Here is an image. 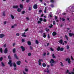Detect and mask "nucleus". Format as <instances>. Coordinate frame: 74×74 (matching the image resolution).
Instances as JSON below:
<instances>
[{
  "label": "nucleus",
  "mask_w": 74,
  "mask_h": 74,
  "mask_svg": "<svg viewBox=\"0 0 74 74\" xmlns=\"http://www.w3.org/2000/svg\"><path fill=\"white\" fill-rule=\"evenodd\" d=\"M50 62L51 63V66H53V63L55 62L54 60L53 59H51L50 60Z\"/></svg>",
  "instance_id": "f257e3e1"
},
{
  "label": "nucleus",
  "mask_w": 74,
  "mask_h": 74,
  "mask_svg": "<svg viewBox=\"0 0 74 74\" xmlns=\"http://www.w3.org/2000/svg\"><path fill=\"white\" fill-rule=\"evenodd\" d=\"M12 61L10 60L9 61L8 64L10 65V67H12Z\"/></svg>",
  "instance_id": "f03ea898"
},
{
  "label": "nucleus",
  "mask_w": 74,
  "mask_h": 74,
  "mask_svg": "<svg viewBox=\"0 0 74 74\" xmlns=\"http://www.w3.org/2000/svg\"><path fill=\"white\" fill-rule=\"evenodd\" d=\"M43 60H42V59H39V61H38V64L39 66H41V62H42V61Z\"/></svg>",
  "instance_id": "7ed1b4c3"
},
{
  "label": "nucleus",
  "mask_w": 74,
  "mask_h": 74,
  "mask_svg": "<svg viewBox=\"0 0 74 74\" xmlns=\"http://www.w3.org/2000/svg\"><path fill=\"white\" fill-rule=\"evenodd\" d=\"M33 8L35 10H36V9L37 8V3L35 4L33 6Z\"/></svg>",
  "instance_id": "20e7f679"
},
{
  "label": "nucleus",
  "mask_w": 74,
  "mask_h": 74,
  "mask_svg": "<svg viewBox=\"0 0 74 74\" xmlns=\"http://www.w3.org/2000/svg\"><path fill=\"white\" fill-rule=\"evenodd\" d=\"M66 61H68V63H69V64H70V62H71V61H70V59L69 58H67L66 60Z\"/></svg>",
  "instance_id": "39448f33"
},
{
  "label": "nucleus",
  "mask_w": 74,
  "mask_h": 74,
  "mask_svg": "<svg viewBox=\"0 0 74 74\" xmlns=\"http://www.w3.org/2000/svg\"><path fill=\"white\" fill-rule=\"evenodd\" d=\"M5 36V35L4 34H0V38H3Z\"/></svg>",
  "instance_id": "423d86ee"
},
{
  "label": "nucleus",
  "mask_w": 74,
  "mask_h": 74,
  "mask_svg": "<svg viewBox=\"0 0 74 74\" xmlns=\"http://www.w3.org/2000/svg\"><path fill=\"white\" fill-rule=\"evenodd\" d=\"M26 33L24 32V33H23L22 35V36L23 37H26V35H25Z\"/></svg>",
  "instance_id": "0eeeda50"
},
{
  "label": "nucleus",
  "mask_w": 74,
  "mask_h": 74,
  "mask_svg": "<svg viewBox=\"0 0 74 74\" xmlns=\"http://www.w3.org/2000/svg\"><path fill=\"white\" fill-rule=\"evenodd\" d=\"M69 35L70 37H72L73 36H74V33H69Z\"/></svg>",
  "instance_id": "6e6552de"
},
{
  "label": "nucleus",
  "mask_w": 74,
  "mask_h": 74,
  "mask_svg": "<svg viewBox=\"0 0 74 74\" xmlns=\"http://www.w3.org/2000/svg\"><path fill=\"white\" fill-rule=\"evenodd\" d=\"M21 49H22V51H25V49L23 46H21Z\"/></svg>",
  "instance_id": "1a4fd4ad"
},
{
  "label": "nucleus",
  "mask_w": 74,
  "mask_h": 74,
  "mask_svg": "<svg viewBox=\"0 0 74 74\" xmlns=\"http://www.w3.org/2000/svg\"><path fill=\"white\" fill-rule=\"evenodd\" d=\"M8 51V50H7V48H6L4 50V52L5 53H7Z\"/></svg>",
  "instance_id": "9d476101"
},
{
  "label": "nucleus",
  "mask_w": 74,
  "mask_h": 74,
  "mask_svg": "<svg viewBox=\"0 0 74 74\" xmlns=\"http://www.w3.org/2000/svg\"><path fill=\"white\" fill-rule=\"evenodd\" d=\"M42 36L44 37V38H45L47 37V35L45 33H44L42 35Z\"/></svg>",
  "instance_id": "9b49d317"
},
{
  "label": "nucleus",
  "mask_w": 74,
  "mask_h": 74,
  "mask_svg": "<svg viewBox=\"0 0 74 74\" xmlns=\"http://www.w3.org/2000/svg\"><path fill=\"white\" fill-rule=\"evenodd\" d=\"M16 64H18V65H20V64H21V61H17L16 62Z\"/></svg>",
  "instance_id": "f8f14e48"
},
{
  "label": "nucleus",
  "mask_w": 74,
  "mask_h": 74,
  "mask_svg": "<svg viewBox=\"0 0 74 74\" xmlns=\"http://www.w3.org/2000/svg\"><path fill=\"white\" fill-rule=\"evenodd\" d=\"M14 56L15 58H16V59H18V56H16V54H14Z\"/></svg>",
  "instance_id": "ddd939ff"
},
{
  "label": "nucleus",
  "mask_w": 74,
  "mask_h": 74,
  "mask_svg": "<svg viewBox=\"0 0 74 74\" xmlns=\"http://www.w3.org/2000/svg\"><path fill=\"white\" fill-rule=\"evenodd\" d=\"M21 10L20 8H18L17 9V11L18 12H20L21 11Z\"/></svg>",
  "instance_id": "4468645a"
},
{
  "label": "nucleus",
  "mask_w": 74,
  "mask_h": 74,
  "mask_svg": "<svg viewBox=\"0 0 74 74\" xmlns=\"http://www.w3.org/2000/svg\"><path fill=\"white\" fill-rule=\"evenodd\" d=\"M18 7H19L18 6L16 5L13 6V8H18Z\"/></svg>",
  "instance_id": "2eb2a0df"
},
{
  "label": "nucleus",
  "mask_w": 74,
  "mask_h": 74,
  "mask_svg": "<svg viewBox=\"0 0 74 74\" xmlns=\"http://www.w3.org/2000/svg\"><path fill=\"white\" fill-rule=\"evenodd\" d=\"M27 44L29 45H31V42H30L29 41H28L27 42Z\"/></svg>",
  "instance_id": "dca6fc26"
},
{
  "label": "nucleus",
  "mask_w": 74,
  "mask_h": 74,
  "mask_svg": "<svg viewBox=\"0 0 74 74\" xmlns=\"http://www.w3.org/2000/svg\"><path fill=\"white\" fill-rule=\"evenodd\" d=\"M50 2H51V3H54L55 2V1L54 0H51Z\"/></svg>",
  "instance_id": "f3484780"
},
{
  "label": "nucleus",
  "mask_w": 74,
  "mask_h": 74,
  "mask_svg": "<svg viewBox=\"0 0 74 74\" xmlns=\"http://www.w3.org/2000/svg\"><path fill=\"white\" fill-rule=\"evenodd\" d=\"M53 36H55L56 34V32H53L52 33Z\"/></svg>",
  "instance_id": "a211bd4d"
},
{
  "label": "nucleus",
  "mask_w": 74,
  "mask_h": 74,
  "mask_svg": "<svg viewBox=\"0 0 74 74\" xmlns=\"http://www.w3.org/2000/svg\"><path fill=\"white\" fill-rule=\"evenodd\" d=\"M59 42L60 44H62V42H63V40H60L59 41Z\"/></svg>",
  "instance_id": "6ab92c4d"
},
{
  "label": "nucleus",
  "mask_w": 74,
  "mask_h": 74,
  "mask_svg": "<svg viewBox=\"0 0 74 74\" xmlns=\"http://www.w3.org/2000/svg\"><path fill=\"white\" fill-rule=\"evenodd\" d=\"M52 57H53V58H56V56L54 54H53L52 55Z\"/></svg>",
  "instance_id": "aec40b11"
},
{
  "label": "nucleus",
  "mask_w": 74,
  "mask_h": 74,
  "mask_svg": "<svg viewBox=\"0 0 74 74\" xmlns=\"http://www.w3.org/2000/svg\"><path fill=\"white\" fill-rule=\"evenodd\" d=\"M20 7L22 9H23V5L22 4H20Z\"/></svg>",
  "instance_id": "412c9836"
},
{
  "label": "nucleus",
  "mask_w": 74,
  "mask_h": 74,
  "mask_svg": "<svg viewBox=\"0 0 74 74\" xmlns=\"http://www.w3.org/2000/svg\"><path fill=\"white\" fill-rule=\"evenodd\" d=\"M11 16L12 19H14V16L12 15H11Z\"/></svg>",
  "instance_id": "4be33fe9"
},
{
  "label": "nucleus",
  "mask_w": 74,
  "mask_h": 74,
  "mask_svg": "<svg viewBox=\"0 0 74 74\" xmlns=\"http://www.w3.org/2000/svg\"><path fill=\"white\" fill-rule=\"evenodd\" d=\"M45 13H46L47 12V7H45L44 11Z\"/></svg>",
  "instance_id": "5701e85b"
},
{
  "label": "nucleus",
  "mask_w": 74,
  "mask_h": 74,
  "mask_svg": "<svg viewBox=\"0 0 74 74\" xmlns=\"http://www.w3.org/2000/svg\"><path fill=\"white\" fill-rule=\"evenodd\" d=\"M60 66H62V67H63V66H64V65H63V63H62V62H60Z\"/></svg>",
  "instance_id": "b1692460"
},
{
  "label": "nucleus",
  "mask_w": 74,
  "mask_h": 74,
  "mask_svg": "<svg viewBox=\"0 0 74 74\" xmlns=\"http://www.w3.org/2000/svg\"><path fill=\"white\" fill-rule=\"evenodd\" d=\"M3 16H5V12H3Z\"/></svg>",
  "instance_id": "393cba45"
},
{
  "label": "nucleus",
  "mask_w": 74,
  "mask_h": 74,
  "mask_svg": "<svg viewBox=\"0 0 74 74\" xmlns=\"http://www.w3.org/2000/svg\"><path fill=\"white\" fill-rule=\"evenodd\" d=\"M0 52L1 53H3V49L1 48H0Z\"/></svg>",
  "instance_id": "a878e982"
},
{
  "label": "nucleus",
  "mask_w": 74,
  "mask_h": 74,
  "mask_svg": "<svg viewBox=\"0 0 74 74\" xmlns=\"http://www.w3.org/2000/svg\"><path fill=\"white\" fill-rule=\"evenodd\" d=\"M1 64L2 65V66H3V67H4V66H5V65H4V63H3V62H1Z\"/></svg>",
  "instance_id": "bb28decb"
},
{
  "label": "nucleus",
  "mask_w": 74,
  "mask_h": 74,
  "mask_svg": "<svg viewBox=\"0 0 74 74\" xmlns=\"http://www.w3.org/2000/svg\"><path fill=\"white\" fill-rule=\"evenodd\" d=\"M42 66L43 67H45V66H46V64H45V63H43L42 64Z\"/></svg>",
  "instance_id": "cd10ccee"
},
{
  "label": "nucleus",
  "mask_w": 74,
  "mask_h": 74,
  "mask_svg": "<svg viewBox=\"0 0 74 74\" xmlns=\"http://www.w3.org/2000/svg\"><path fill=\"white\" fill-rule=\"evenodd\" d=\"M13 53H15V48H14L13 50Z\"/></svg>",
  "instance_id": "c85d7f7f"
},
{
  "label": "nucleus",
  "mask_w": 74,
  "mask_h": 74,
  "mask_svg": "<svg viewBox=\"0 0 74 74\" xmlns=\"http://www.w3.org/2000/svg\"><path fill=\"white\" fill-rule=\"evenodd\" d=\"M39 20L40 21H43V20L42 19V18H40L39 19Z\"/></svg>",
  "instance_id": "c756f323"
},
{
  "label": "nucleus",
  "mask_w": 74,
  "mask_h": 74,
  "mask_svg": "<svg viewBox=\"0 0 74 74\" xmlns=\"http://www.w3.org/2000/svg\"><path fill=\"white\" fill-rule=\"evenodd\" d=\"M63 49H63V48H61L60 49V51H63Z\"/></svg>",
  "instance_id": "7c9ffc66"
},
{
  "label": "nucleus",
  "mask_w": 74,
  "mask_h": 74,
  "mask_svg": "<svg viewBox=\"0 0 74 74\" xmlns=\"http://www.w3.org/2000/svg\"><path fill=\"white\" fill-rule=\"evenodd\" d=\"M46 32H48L49 31V29L47 28L46 29Z\"/></svg>",
  "instance_id": "2f4dec72"
},
{
  "label": "nucleus",
  "mask_w": 74,
  "mask_h": 74,
  "mask_svg": "<svg viewBox=\"0 0 74 74\" xmlns=\"http://www.w3.org/2000/svg\"><path fill=\"white\" fill-rule=\"evenodd\" d=\"M36 44H38V41L37 40H36Z\"/></svg>",
  "instance_id": "473e14b6"
},
{
  "label": "nucleus",
  "mask_w": 74,
  "mask_h": 74,
  "mask_svg": "<svg viewBox=\"0 0 74 74\" xmlns=\"http://www.w3.org/2000/svg\"><path fill=\"white\" fill-rule=\"evenodd\" d=\"M51 7H52V8H53V7H54V5H53V4H51Z\"/></svg>",
  "instance_id": "72a5a7b5"
},
{
  "label": "nucleus",
  "mask_w": 74,
  "mask_h": 74,
  "mask_svg": "<svg viewBox=\"0 0 74 74\" xmlns=\"http://www.w3.org/2000/svg\"><path fill=\"white\" fill-rule=\"evenodd\" d=\"M38 23L39 24V23H41V21H38Z\"/></svg>",
  "instance_id": "f704fd0d"
},
{
  "label": "nucleus",
  "mask_w": 74,
  "mask_h": 74,
  "mask_svg": "<svg viewBox=\"0 0 74 74\" xmlns=\"http://www.w3.org/2000/svg\"><path fill=\"white\" fill-rule=\"evenodd\" d=\"M60 47H58L57 49V50L58 51H59L60 50Z\"/></svg>",
  "instance_id": "c9c22d12"
},
{
  "label": "nucleus",
  "mask_w": 74,
  "mask_h": 74,
  "mask_svg": "<svg viewBox=\"0 0 74 74\" xmlns=\"http://www.w3.org/2000/svg\"><path fill=\"white\" fill-rule=\"evenodd\" d=\"M13 66L14 67H16V64H15V63H13Z\"/></svg>",
  "instance_id": "e433bc0d"
},
{
  "label": "nucleus",
  "mask_w": 74,
  "mask_h": 74,
  "mask_svg": "<svg viewBox=\"0 0 74 74\" xmlns=\"http://www.w3.org/2000/svg\"><path fill=\"white\" fill-rule=\"evenodd\" d=\"M69 48H70V47H69V45L66 46V49H69Z\"/></svg>",
  "instance_id": "4c0bfd02"
},
{
  "label": "nucleus",
  "mask_w": 74,
  "mask_h": 74,
  "mask_svg": "<svg viewBox=\"0 0 74 74\" xmlns=\"http://www.w3.org/2000/svg\"><path fill=\"white\" fill-rule=\"evenodd\" d=\"M65 38H66L67 40H68V37H67V36L65 35Z\"/></svg>",
  "instance_id": "58836bf2"
},
{
  "label": "nucleus",
  "mask_w": 74,
  "mask_h": 74,
  "mask_svg": "<svg viewBox=\"0 0 74 74\" xmlns=\"http://www.w3.org/2000/svg\"><path fill=\"white\" fill-rule=\"evenodd\" d=\"M69 74H74V73L73 72H71V73H69Z\"/></svg>",
  "instance_id": "ea45409f"
},
{
  "label": "nucleus",
  "mask_w": 74,
  "mask_h": 74,
  "mask_svg": "<svg viewBox=\"0 0 74 74\" xmlns=\"http://www.w3.org/2000/svg\"><path fill=\"white\" fill-rule=\"evenodd\" d=\"M25 71H26L27 72L28 71V69H25Z\"/></svg>",
  "instance_id": "a19ab883"
},
{
  "label": "nucleus",
  "mask_w": 74,
  "mask_h": 74,
  "mask_svg": "<svg viewBox=\"0 0 74 74\" xmlns=\"http://www.w3.org/2000/svg\"><path fill=\"white\" fill-rule=\"evenodd\" d=\"M50 49L52 51H54L53 49L52 48H50Z\"/></svg>",
  "instance_id": "79ce46f5"
},
{
  "label": "nucleus",
  "mask_w": 74,
  "mask_h": 74,
  "mask_svg": "<svg viewBox=\"0 0 74 74\" xmlns=\"http://www.w3.org/2000/svg\"><path fill=\"white\" fill-rule=\"evenodd\" d=\"M38 12L39 13H41V12H42V10H39L38 11Z\"/></svg>",
  "instance_id": "37998d69"
},
{
  "label": "nucleus",
  "mask_w": 74,
  "mask_h": 74,
  "mask_svg": "<svg viewBox=\"0 0 74 74\" xmlns=\"http://www.w3.org/2000/svg\"><path fill=\"white\" fill-rule=\"evenodd\" d=\"M22 42H25V39H22Z\"/></svg>",
  "instance_id": "c03bdc74"
},
{
  "label": "nucleus",
  "mask_w": 74,
  "mask_h": 74,
  "mask_svg": "<svg viewBox=\"0 0 74 74\" xmlns=\"http://www.w3.org/2000/svg\"><path fill=\"white\" fill-rule=\"evenodd\" d=\"M53 26V25H52L51 24L50 26H49V27L50 28H51V27H52Z\"/></svg>",
  "instance_id": "a18cd8bd"
},
{
  "label": "nucleus",
  "mask_w": 74,
  "mask_h": 74,
  "mask_svg": "<svg viewBox=\"0 0 74 74\" xmlns=\"http://www.w3.org/2000/svg\"><path fill=\"white\" fill-rule=\"evenodd\" d=\"M25 13V11H23V12H22V14H24Z\"/></svg>",
  "instance_id": "49530a36"
},
{
  "label": "nucleus",
  "mask_w": 74,
  "mask_h": 74,
  "mask_svg": "<svg viewBox=\"0 0 74 74\" xmlns=\"http://www.w3.org/2000/svg\"><path fill=\"white\" fill-rule=\"evenodd\" d=\"M3 57H1V58H0V60L1 61H2V60H3Z\"/></svg>",
  "instance_id": "de8ad7c7"
},
{
  "label": "nucleus",
  "mask_w": 74,
  "mask_h": 74,
  "mask_svg": "<svg viewBox=\"0 0 74 74\" xmlns=\"http://www.w3.org/2000/svg\"><path fill=\"white\" fill-rule=\"evenodd\" d=\"M52 14H49V16L50 18H52Z\"/></svg>",
  "instance_id": "09e8293b"
},
{
  "label": "nucleus",
  "mask_w": 74,
  "mask_h": 74,
  "mask_svg": "<svg viewBox=\"0 0 74 74\" xmlns=\"http://www.w3.org/2000/svg\"><path fill=\"white\" fill-rule=\"evenodd\" d=\"M8 58L9 59H11V57L10 56H8Z\"/></svg>",
  "instance_id": "8fccbe9b"
},
{
  "label": "nucleus",
  "mask_w": 74,
  "mask_h": 74,
  "mask_svg": "<svg viewBox=\"0 0 74 74\" xmlns=\"http://www.w3.org/2000/svg\"><path fill=\"white\" fill-rule=\"evenodd\" d=\"M46 72H47V73H49V70H48V69H47V71H46Z\"/></svg>",
  "instance_id": "3c124183"
},
{
  "label": "nucleus",
  "mask_w": 74,
  "mask_h": 74,
  "mask_svg": "<svg viewBox=\"0 0 74 74\" xmlns=\"http://www.w3.org/2000/svg\"><path fill=\"white\" fill-rule=\"evenodd\" d=\"M44 22H46L47 21V20L45 19V18L44 19V20H43Z\"/></svg>",
  "instance_id": "603ef678"
},
{
  "label": "nucleus",
  "mask_w": 74,
  "mask_h": 74,
  "mask_svg": "<svg viewBox=\"0 0 74 74\" xmlns=\"http://www.w3.org/2000/svg\"><path fill=\"white\" fill-rule=\"evenodd\" d=\"M26 19L27 20V21H29V18L27 17L26 18Z\"/></svg>",
  "instance_id": "864d4df0"
},
{
  "label": "nucleus",
  "mask_w": 74,
  "mask_h": 74,
  "mask_svg": "<svg viewBox=\"0 0 74 74\" xmlns=\"http://www.w3.org/2000/svg\"><path fill=\"white\" fill-rule=\"evenodd\" d=\"M53 25H55L56 24V23H55V21H53Z\"/></svg>",
  "instance_id": "5fc2aeb1"
},
{
  "label": "nucleus",
  "mask_w": 74,
  "mask_h": 74,
  "mask_svg": "<svg viewBox=\"0 0 74 74\" xmlns=\"http://www.w3.org/2000/svg\"><path fill=\"white\" fill-rule=\"evenodd\" d=\"M71 58L72 60H74V59H73V57L72 56H71Z\"/></svg>",
  "instance_id": "6e6d98bb"
},
{
  "label": "nucleus",
  "mask_w": 74,
  "mask_h": 74,
  "mask_svg": "<svg viewBox=\"0 0 74 74\" xmlns=\"http://www.w3.org/2000/svg\"><path fill=\"white\" fill-rule=\"evenodd\" d=\"M47 36H48V38H50L49 34H48L47 35Z\"/></svg>",
  "instance_id": "4d7b16f0"
},
{
  "label": "nucleus",
  "mask_w": 74,
  "mask_h": 74,
  "mask_svg": "<svg viewBox=\"0 0 74 74\" xmlns=\"http://www.w3.org/2000/svg\"><path fill=\"white\" fill-rule=\"evenodd\" d=\"M15 43H14L13 44V46L14 47V46H15Z\"/></svg>",
  "instance_id": "13d9d810"
},
{
  "label": "nucleus",
  "mask_w": 74,
  "mask_h": 74,
  "mask_svg": "<svg viewBox=\"0 0 74 74\" xmlns=\"http://www.w3.org/2000/svg\"><path fill=\"white\" fill-rule=\"evenodd\" d=\"M28 31V28L26 29L25 30V32H27V31Z\"/></svg>",
  "instance_id": "bf43d9fd"
},
{
  "label": "nucleus",
  "mask_w": 74,
  "mask_h": 74,
  "mask_svg": "<svg viewBox=\"0 0 74 74\" xmlns=\"http://www.w3.org/2000/svg\"><path fill=\"white\" fill-rule=\"evenodd\" d=\"M28 56H31V53H28Z\"/></svg>",
  "instance_id": "052dcab7"
},
{
  "label": "nucleus",
  "mask_w": 74,
  "mask_h": 74,
  "mask_svg": "<svg viewBox=\"0 0 74 74\" xmlns=\"http://www.w3.org/2000/svg\"><path fill=\"white\" fill-rule=\"evenodd\" d=\"M46 55V53H44L43 54V56H45V55Z\"/></svg>",
  "instance_id": "680f3d73"
},
{
  "label": "nucleus",
  "mask_w": 74,
  "mask_h": 74,
  "mask_svg": "<svg viewBox=\"0 0 74 74\" xmlns=\"http://www.w3.org/2000/svg\"><path fill=\"white\" fill-rule=\"evenodd\" d=\"M16 36H19V33H17L16 34Z\"/></svg>",
  "instance_id": "e2e57ef3"
},
{
  "label": "nucleus",
  "mask_w": 74,
  "mask_h": 74,
  "mask_svg": "<svg viewBox=\"0 0 74 74\" xmlns=\"http://www.w3.org/2000/svg\"><path fill=\"white\" fill-rule=\"evenodd\" d=\"M29 1V0H26V2L27 3H28Z\"/></svg>",
  "instance_id": "0e129e2a"
},
{
  "label": "nucleus",
  "mask_w": 74,
  "mask_h": 74,
  "mask_svg": "<svg viewBox=\"0 0 74 74\" xmlns=\"http://www.w3.org/2000/svg\"><path fill=\"white\" fill-rule=\"evenodd\" d=\"M62 21H65V19H64L63 18H62Z\"/></svg>",
  "instance_id": "69168bd1"
},
{
  "label": "nucleus",
  "mask_w": 74,
  "mask_h": 74,
  "mask_svg": "<svg viewBox=\"0 0 74 74\" xmlns=\"http://www.w3.org/2000/svg\"><path fill=\"white\" fill-rule=\"evenodd\" d=\"M55 19H57V18H57V16H55Z\"/></svg>",
  "instance_id": "338daca9"
},
{
  "label": "nucleus",
  "mask_w": 74,
  "mask_h": 74,
  "mask_svg": "<svg viewBox=\"0 0 74 74\" xmlns=\"http://www.w3.org/2000/svg\"><path fill=\"white\" fill-rule=\"evenodd\" d=\"M15 26L14 25H13L12 26V28H14Z\"/></svg>",
  "instance_id": "774afa93"
}]
</instances>
